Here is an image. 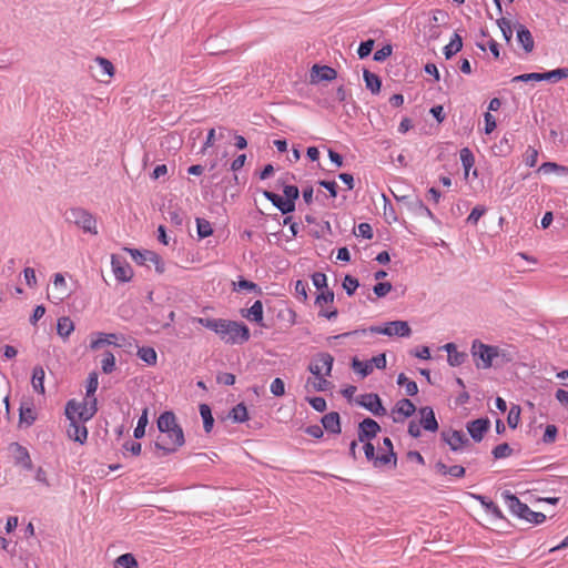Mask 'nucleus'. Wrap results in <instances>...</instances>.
<instances>
[{"mask_svg": "<svg viewBox=\"0 0 568 568\" xmlns=\"http://www.w3.org/2000/svg\"><path fill=\"white\" fill-rule=\"evenodd\" d=\"M160 435L154 442V447L160 456H168L176 453L185 443L182 427L178 424L174 413H162L156 422Z\"/></svg>", "mask_w": 568, "mask_h": 568, "instance_id": "f257e3e1", "label": "nucleus"}, {"mask_svg": "<svg viewBox=\"0 0 568 568\" xmlns=\"http://www.w3.org/2000/svg\"><path fill=\"white\" fill-rule=\"evenodd\" d=\"M192 322L213 331L226 344H243L251 336L250 329L245 324L230 320L193 317Z\"/></svg>", "mask_w": 568, "mask_h": 568, "instance_id": "f03ea898", "label": "nucleus"}, {"mask_svg": "<svg viewBox=\"0 0 568 568\" xmlns=\"http://www.w3.org/2000/svg\"><path fill=\"white\" fill-rule=\"evenodd\" d=\"M471 355L477 368L487 369L493 366V362L498 357H506L504 349L498 346H491L484 344L483 342L475 339L471 344Z\"/></svg>", "mask_w": 568, "mask_h": 568, "instance_id": "7ed1b4c3", "label": "nucleus"}, {"mask_svg": "<svg viewBox=\"0 0 568 568\" xmlns=\"http://www.w3.org/2000/svg\"><path fill=\"white\" fill-rule=\"evenodd\" d=\"M65 222L75 225L83 233L98 234L97 219L88 210L80 206H72L64 212Z\"/></svg>", "mask_w": 568, "mask_h": 568, "instance_id": "20e7f679", "label": "nucleus"}, {"mask_svg": "<svg viewBox=\"0 0 568 568\" xmlns=\"http://www.w3.org/2000/svg\"><path fill=\"white\" fill-rule=\"evenodd\" d=\"M97 412V398H83L82 402L71 399L65 406V416L69 422L73 420H89Z\"/></svg>", "mask_w": 568, "mask_h": 568, "instance_id": "39448f33", "label": "nucleus"}, {"mask_svg": "<svg viewBox=\"0 0 568 568\" xmlns=\"http://www.w3.org/2000/svg\"><path fill=\"white\" fill-rule=\"evenodd\" d=\"M371 333L383 334L387 336H399V337H408L412 334L410 326L406 321H393L387 322L383 326H372L369 327Z\"/></svg>", "mask_w": 568, "mask_h": 568, "instance_id": "423d86ee", "label": "nucleus"}, {"mask_svg": "<svg viewBox=\"0 0 568 568\" xmlns=\"http://www.w3.org/2000/svg\"><path fill=\"white\" fill-rule=\"evenodd\" d=\"M132 260L138 264L144 265L148 268L152 266L158 273L164 271V263L156 251H129Z\"/></svg>", "mask_w": 568, "mask_h": 568, "instance_id": "0eeeda50", "label": "nucleus"}, {"mask_svg": "<svg viewBox=\"0 0 568 568\" xmlns=\"http://www.w3.org/2000/svg\"><path fill=\"white\" fill-rule=\"evenodd\" d=\"M334 357L328 353L317 354L310 363L308 369L312 375L331 376Z\"/></svg>", "mask_w": 568, "mask_h": 568, "instance_id": "6e6552de", "label": "nucleus"}, {"mask_svg": "<svg viewBox=\"0 0 568 568\" xmlns=\"http://www.w3.org/2000/svg\"><path fill=\"white\" fill-rule=\"evenodd\" d=\"M357 403L368 409L375 416L386 415V409L382 404V400L377 394H364L361 395Z\"/></svg>", "mask_w": 568, "mask_h": 568, "instance_id": "1a4fd4ad", "label": "nucleus"}, {"mask_svg": "<svg viewBox=\"0 0 568 568\" xmlns=\"http://www.w3.org/2000/svg\"><path fill=\"white\" fill-rule=\"evenodd\" d=\"M416 410L412 400L403 398L398 400L392 410L393 420L395 423H403L406 418L412 416Z\"/></svg>", "mask_w": 568, "mask_h": 568, "instance_id": "9d476101", "label": "nucleus"}, {"mask_svg": "<svg viewBox=\"0 0 568 568\" xmlns=\"http://www.w3.org/2000/svg\"><path fill=\"white\" fill-rule=\"evenodd\" d=\"M71 290L69 288L64 276L61 273H57L53 280L52 294L49 297H52L55 303H60L70 296Z\"/></svg>", "mask_w": 568, "mask_h": 568, "instance_id": "9b49d317", "label": "nucleus"}, {"mask_svg": "<svg viewBox=\"0 0 568 568\" xmlns=\"http://www.w3.org/2000/svg\"><path fill=\"white\" fill-rule=\"evenodd\" d=\"M112 272L119 282H129L133 277V270L129 263L121 261L118 256H112Z\"/></svg>", "mask_w": 568, "mask_h": 568, "instance_id": "f8f14e48", "label": "nucleus"}, {"mask_svg": "<svg viewBox=\"0 0 568 568\" xmlns=\"http://www.w3.org/2000/svg\"><path fill=\"white\" fill-rule=\"evenodd\" d=\"M503 498H504L506 506L508 507V509L510 510V513L513 515H515L521 519L525 518V516L529 509V507L526 504L521 503L514 494H511L509 491H504Z\"/></svg>", "mask_w": 568, "mask_h": 568, "instance_id": "ddd939ff", "label": "nucleus"}, {"mask_svg": "<svg viewBox=\"0 0 568 568\" xmlns=\"http://www.w3.org/2000/svg\"><path fill=\"white\" fill-rule=\"evenodd\" d=\"M381 430L379 425L372 418H365L358 427V440L364 443L372 439Z\"/></svg>", "mask_w": 568, "mask_h": 568, "instance_id": "4468645a", "label": "nucleus"}, {"mask_svg": "<svg viewBox=\"0 0 568 568\" xmlns=\"http://www.w3.org/2000/svg\"><path fill=\"white\" fill-rule=\"evenodd\" d=\"M337 72L328 65H313L311 70V82L332 81L336 79Z\"/></svg>", "mask_w": 568, "mask_h": 568, "instance_id": "2eb2a0df", "label": "nucleus"}, {"mask_svg": "<svg viewBox=\"0 0 568 568\" xmlns=\"http://www.w3.org/2000/svg\"><path fill=\"white\" fill-rule=\"evenodd\" d=\"M384 447L381 448L382 453L375 458V467H383L389 464L392 460L396 463V456L393 452V444L388 437L383 440Z\"/></svg>", "mask_w": 568, "mask_h": 568, "instance_id": "dca6fc26", "label": "nucleus"}, {"mask_svg": "<svg viewBox=\"0 0 568 568\" xmlns=\"http://www.w3.org/2000/svg\"><path fill=\"white\" fill-rule=\"evenodd\" d=\"M490 425L489 419L487 418H478L475 419L467 425V430L473 437L475 442H480L485 435V433L488 430Z\"/></svg>", "mask_w": 568, "mask_h": 568, "instance_id": "f3484780", "label": "nucleus"}, {"mask_svg": "<svg viewBox=\"0 0 568 568\" xmlns=\"http://www.w3.org/2000/svg\"><path fill=\"white\" fill-rule=\"evenodd\" d=\"M85 420H73L70 422L67 434L70 439L83 444L88 437L87 427L83 425Z\"/></svg>", "mask_w": 568, "mask_h": 568, "instance_id": "a211bd4d", "label": "nucleus"}, {"mask_svg": "<svg viewBox=\"0 0 568 568\" xmlns=\"http://www.w3.org/2000/svg\"><path fill=\"white\" fill-rule=\"evenodd\" d=\"M434 470L439 476H450L453 478H463L465 476V468L459 465L447 466L445 463L438 460L434 465Z\"/></svg>", "mask_w": 568, "mask_h": 568, "instance_id": "6ab92c4d", "label": "nucleus"}, {"mask_svg": "<svg viewBox=\"0 0 568 568\" xmlns=\"http://www.w3.org/2000/svg\"><path fill=\"white\" fill-rule=\"evenodd\" d=\"M442 437L453 450H458L468 443L466 435L459 430L443 432Z\"/></svg>", "mask_w": 568, "mask_h": 568, "instance_id": "aec40b11", "label": "nucleus"}, {"mask_svg": "<svg viewBox=\"0 0 568 568\" xmlns=\"http://www.w3.org/2000/svg\"><path fill=\"white\" fill-rule=\"evenodd\" d=\"M420 414V425L425 430L436 432L438 429V423L435 417L434 410L432 407H422L419 409Z\"/></svg>", "mask_w": 568, "mask_h": 568, "instance_id": "412c9836", "label": "nucleus"}, {"mask_svg": "<svg viewBox=\"0 0 568 568\" xmlns=\"http://www.w3.org/2000/svg\"><path fill=\"white\" fill-rule=\"evenodd\" d=\"M332 387V383L323 375H313L307 378L305 388L308 392H325Z\"/></svg>", "mask_w": 568, "mask_h": 568, "instance_id": "4be33fe9", "label": "nucleus"}, {"mask_svg": "<svg viewBox=\"0 0 568 568\" xmlns=\"http://www.w3.org/2000/svg\"><path fill=\"white\" fill-rule=\"evenodd\" d=\"M516 29L518 42L523 45L526 53H530L535 47L531 32L523 24H518Z\"/></svg>", "mask_w": 568, "mask_h": 568, "instance_id": "5701e85b", "label": "nucleus"}, {"mask_svg": "<svg viewBox=\"0 0 568 568\" xmlns=\"http://www.w3.org/2000/svg\"><path fill=\"white\" fill-rule=\"evenodd\" d=\"M37 419V414L32 403L23 402L19 408V422L26 426H31Z\"/></svg>", "mask_w": 568, "mask_h": 568, "instance_id": "b1692460", "label": "nucleus"}, {"mask_svg": "<svg viewBox=\"0 0 568 568\" xmlns=\"http://www.w3.org/2000/svg\"><path fill=\"white\" fill-rule=\"evenodd\" d=\"M264 195L284 214L292 212L295 207V203L287 201L283 195L268 191Z\"/></svg>", "mask_w": 568, "mask_h": 568, "instance_id": "393cba45", "label": "nucleus"}, {"mask_svg": "<svg viewBox=\"0 0 568 568\" xmlns=\"http://www.w3.org/2000/svg\"><path fill=\"white\" fill-rule=\"evenodd\" d=\"M11 448L14 453V458H16L17 464H20L21 466H23L27 469H31L32 462H31V457H30L27 448L19 445L18 443H13L11 445Z\"/></svg>", "mask_w": 568, "mask_h": 568, "instance_id": "a878e982", "label": "nucleus"}, {"mask_svg": "<svg viewBox=\"0 0 568 568\" xmlns=\"http://www.w3.org/2000/svg\"><path fill=\"white\" fill-rule=\"evenodd\" d=\"M323 427L333 434H339L341 433V422H339V415L336 412H331L323 416L322 418Z\"/></svg>", "mask_w": 568, "mask_h": 568, "instance_id": "bb28decb", "label": "nucleus"}, {"mask_svg": "<svg viewBox=\"0 0 568 568\" xmlns=\"http://www.w3.org/2000/svg\"><path fill=\"white\" fill-rule=\"evenodd\" d=\"M511 261H513L514 265L516 267H518L520 271H527V270H529L528 265L537 263V260L532 255H530L524 251H518L511 257Z\"/></svg>", "mask_w": 568, "mask_h": 568, "instance_id": "cd10ccee", "label": "nucleus"}, {"mask_svg": "<svg viewBox=\"0 0 568 568\" xmlns=\"http://www.w3.org/2000/svg\"><path fill=\"white\" fill-rule=\"evenodd\" d=\"M44 377L45 373L42 366H36L32 372L31 384L34 392L43 395L45 393L44 388Z\"/></svg>", "mask_w": 568, "mask_h": 568, "instance_id": "c85d7f7f", "label": "nucleus"}, {"mask_svg": "<svg viewBox=\"0 0 568 568\" xmlns=\"http://www.w3.org/2000/svg\"><path fill=\"white\" fill-rule=\"evenodd\" d=\"M73 331H74V323L72 322V320L69 316H62L58 320L57 333L61 338H63V339L69 338V336L72 334Z\"/></svg>", "mask_w": 568, "mask_h": 568, "instance_id": "c756f323", "label": "nucleus"}, {"mask_svg": "<svg viewBox=\"0 0 568 568\" xmlns=\"http://www.w3.org/2000/svg\"><path fill=\"white\" fill-rule=\"evenodd\" d=\"M444 348L448 353V363L452 366H459L464 363L466 354L458 352L455 344L448 343L444 346Z\"/></svg>", "mask_w": 568, "mask_h": 568, "instance_id": "7c9ffc66", "label": "nucleus"}, {"mask_svg": "<svg viewBox=\"0 0 568 568\" xmlns=\"http://www.w3.org/2000/svg\"><path fill=\"white\" fill-rule=\"evenodd\" d=\"M136 355L149 366H155L158 363V354L153 347H139Z\"/></svg>", "mask_w": 568, "mask_h": 568, "instance_id": "2f4dec72", "label": "nucleus"}, {"mask_svg": "<svg viewBox=\"0 0 568 568\" xmlns=\"http://www.w3.org/2000/svg\"><path fill=\"white\" fill-rule=\"evenodd\" d=\"M363 77L366 88L371 90L373 94L379 93L382 87V81L379 77L368 70H364Z\"/></svg>", "mask_w": 568, "mask_h": 568, "instance_id": "473e14b6", "label": "nucleus"}, {"mask_svg": "<svg viewBox=\"0 0 568 568\" xmlns=\"http://www.w3.org/2000/svg\"><path fill=\"white\" fill-rule=\"evenodd\" d=\"M113 568H139V562L132 554L128 552L113 561Z\"/></svg>", "mask_w": 568, "mask_h": 568, "instance_id": "72a5a7b5", "label": "nucleus"}, {"mask_svg": "<svg viewBox=\"0 0 568 568\" xmlns=\"http://www.w3.org/2000/svg\"><path fill=\"white\" fill-rule=\"evenodd\" d=\"M463 48V41L459 34L455 33L449 43L444 48V54L447 59L459 52Z\"/></svg>", "mask_w": 568, "mask_h": 568, "instance_id": "f704fd0d", "label": "nucleus"}, {"mask_svg": "<svg viewBox=\"0 0 568 568\" xmlns=\"http://www.w3.org/2000/svg\"><path fill=\"white\" fill-rule=\"evenodd\" d=\"M244 316L256 323H261L263 320V304L261 301H255L254 304L247 310Z\"/></svg>", "mask_w": 568, "mask_h": 568, "instance_id": "c9c22d12", "label": "nucleus"}, {"mask_svg": "<svg viewBox=\"0 0 568 568\" xmlns=\"http://www.w3.org/2000/svg\"><path fill=\"white\" fill-rule=\"evenodd\" d=\"M109 345H114L115 347H123L131 351L134 347V339L129 337L119 336L116 334H109Z\"/></svg>", "mask_w": 568, "mask_h": 568, "instance_id": "e433bc0d", "label": "nucleus"}, {"mask_svg": "<svg viewBox=\"0 0 568 568\" xmlns=\"http://www.w3.org/2000/svg\"><path fill=\"white\" fill-rule=\"evenodd\" d=\"M397 384L405 387V392L408 396H414L418 393L417 384L414 381H410L404 373L398 375Z\"/></svg>", "mask_w": 568, "mask_h": 568, "instance_id": "4c0bfd02", "label": "nucleus"}, {"mask_svg": "<svg viewBox=\"0 0 568 568\" xmlns=\"http://www.w3.org/2000/svg\"><path fill=\"white\" fill-rule=\"evenodd\" d=\"M541 81L548 80V81H560L562 79L568 78V68H558L548 72L540 73Z\"/></svg>", "mask_w": 568, "mask_h": 568, "instance_id": "58836bf2", "label": "nucleus"}, {"mask_svg": "<svg viewBox=\"0 0 568 568\" xmlns=\"http://www.w3.org/2000/svg\"><path fill=\"white\" fill-rule=\"evenodd\" d=\"M460 161L465 171V178H467L469 175L470 169L475 164L474 154L468 148H464L460 150Z\"/></svg>", "mask_w": 568, "mask_h": 568, "instance_id": "ea45409f", "label": "nucleus"}, {"mask_svg": "<svg viewBox=\"0 0 568 568\" xmlns=\"http://www.w3.org/2000/svg\"><path fill=\"white\" fill-rule=\"evenodd\" d=\"M200 415L203 419L204 430L206 433H210L212 430L213 424H214V418L212 416L210 406L206 404H201L200 405Z\"/></svg>", "mask_w": 568, "mask_h": 568, "instance_id": "a19ab883", "label": "nucleus"}, {"mask_svg": "<svg viewBox=\"0 0 568 568\" xmlns=\"http://www.w3.org/2000/svg\"><path fill=\"white\" fill-rule=\"evenodd\" d=\"M230 418L235 423H243L248 419L247 408L244 404H237L230 412Z\"/></svg>", "mask_w": 568, "mask_h": 568, "instance_id": "79ce46f5", "label": "nucleus"}, {"mask_svg": "<svg viewBox=\"0 0 568 568\" xmlns=\"http://www.w3.org/2000/svg\"><path fill=\"white\" fill-rule=\"evenodd\" d=\"M539 171L549 174V173H558L562 175H568V166L559 165L555 162H545L539 166Z\"/></svg>", "mask_w": 568, "mask_h": 568, "instance_id": "37998d69", "label": "nucleus"}, {"mask_svg": "<svg viewBox=\"0 0 568 568\" xmlns=\"http://www.w3.org/2000/svg\"><path fill=\"white\" fill-rule=\"evenodd\" d=\"M475 498L483 505L487 513L493 515L495 518H503L500 508L491 500H487L484 496H475Z\"/></svg>", "mask_w": 568, "mask_h": 568, "instance_id": "c03bdc74", "label": "nucleus"}, {"mask_svg": "<svg viewBox=\"0 0 568 568\" xmlns=\"http://www.w3.org/2000/svg\"><path fill=\"white\" fill-rule=\"evenodd\" d=\"M353 369L361 374L363 377L369 375L374 369L368 361H359L358 358H353L352 362Z\"/></svg>", "mask_w": 568, "mask_h": 568, "instance_id": "a18cd8bd", "label": "nucleus"}, {"mask_svg": "<svg viewBox=\"0 0 568 568\" xmlns=\"http://www.w3.org/2000/svg\"><path fill=\"white\" fill-rule=\"evenodd\" d=\"M106 344V334L99 332L90 335L89 348L91 351H98Z\"/></svg>", "mask_w": 568, "mask_h": 568, "instance_id": "49530a36", "label": "nucleus"}, {"mask_svg": "<svg viewBox=\"0 0 568 568\" xmlns=\"http://www.w3.org/2000/svg\"><path fill=\"white\" fill-rule=\"evenodd\" d=\"M99 382H98V374L95 372L90 373L87 382V394L85 398L92 399L94 397V393L98 388Z\"/></svg>", "mask_w": 568, "mask_h": 568, "instance_id": "de8ad7c7", "label": "nucleus"}, {"mask_svg": "<svg viewBox=\"0 0 568 568\" xmlns=\"http://www.w3.org/2000/svg\"><path fill=\"white\" fill-rule=\"evenodd\" d=\"M148 422V409L145 408L138 420L136 427L134 428L133 436L135 438H142L145 435Z\"/></svg>", "mask_w": 568, "mask_h": 568, "instance_id": "09e8293b", "label": "nucleus"}, {"mask_svg": "<svg viewBox=\"0 0 568 568\" xmlns=\"http://www.w3.org/2000/svg\"><path fill=\"white\" fill-rule=\"evenodd\" d=\"M94 62L98 64L99 70H95L94 65H90V72L92 77L99 79V77L106 75V59L102 57H97Z\"/></svg>", "mask_w": 568, "mask_h": 568, "instance_id": "8fccbe9b", "label": "nucleus"}, {"mask_svg": "<svg viewBox=\"0 0 568 568\" xmlns=\"http://www.w3.org/2000/svg\"><path fill=\"white\" fill-rule=\"evenodd\" d=\"M197 234L200 237H207L213 233L211 223L204 219H196Z\"/></svg>", "mask_w": 568, "mask_h": 568, "instance_id": "3c124183", "label": "nucleus"}, {"mask_svg": "<svg viewBox=\"0 0 568 568\" xmlns=\"http://www.w3.org/2000/svg\"><path fill=\"white\" fill-rule=\"evenodd\" d=\"M520 420V408L517 405L511 406L507 416V423L510 428H516Z\"/></svg>", "mask_w": 568, "mask_h": 568, "instance_id": "603ef678", "label": "nucleus"}, {"mask_svg": "<svg viewBox=\"0 0 568 568\" xmlns=\"http://www.w3.org/2000/svg\"><path fill=\"white\" fill-rule=\"evenodd\" d=\"M537 160H538V151L532 146H528V149L524 153L525 164L532 168L537 164Z\"/></svg>", "mask_w": 568, "mask_h": 568, "instance_id": "864d4df0", "label": "nucleus"}, {"mask_svg": "<svg viewBox=\"0 0 568 568\" xmlns=\"http://www.w3.org/2000/svg\"><path fill=\"white\" fill-rule=\"evenodd\" d=\"M498 26L503 32L505 40L509 42L513 37V28L510 21L505 18H501L500 20H498Z\"/></svg>", "mask_w": 568, "mask_h": 568, "instance_id": "5fc2aeb1", "label": "nucleus"}, {"mask_svg": "<svg viewBox=\"0 0 568 568\" xmlns=\"http://www.w3.org/2000/svg\"><path fill=\"white\" fill-rule=\"evenodd\" d=\"M270 390L274 396H283L285 394V384L282 378L276 377L270 386Z\"/></svg>", "mask_w": 568, "mask_h": 568, "instance_id": "6e6d98bb", "label": "nucleus"}, {"mask_svg": "<svg viewBox=\"0 0 568 568\" xmlns=\"http://www.w3.org/2000/svg\"><path fill=\"white\" fill-rule=\"evenodd\" d=\"M513 449L510 446L506 443L497 445L494 450V457L495 458H506L511 455Z\"/></svg>", "mask_w": 568, "mask_h": 568, "instance_id": "4d7b16f0", "label": "nucleus"}, {"mask_svg": "<svg viewBox=\"0 0 568 568\" xmlns=\"http://www.w3.org/2000/svg\"><path fill=\"white\" fill-rule=\"evenodd\" d=\"M530 81H541L540 73L532 72V73H525L520 75H516L513 78L511 82H530Z\"/></svg>", "mask_w": 568, "mask_h": 568, "instance_id": "13d9d810", "label": "nucleus"}, {"mask_svg": "<svg viewBox=\"0 0 568 568\" xmlns=\"http://www.w3.org/2000/svg\"><path fill=\"white\" fill-rule=\"evenodd\" d=\"M334 301V293L329 290L322 291V293L316 297V304L323 307L325 304H331Z\"/></svg>", "mask_w": 568, "mask_h": 568, "instance_id": "bf43d9fd", "label": "nucleus"}, {"mask_svg": "<svg viewBox=\"0 0 568 568\" xmlns=\"http://www.w3.org/2000/svg\"><path fill=\"white\" fill-rule=\"evenodd\" d=\"M142 446L138 442L129 440L123 444V450L130 453L132 456H139L141 454Z\"/></svg>", "mask_w": 568, "mask_h": 568, "instance_id": "052dcab7", "label": "nucleus"}, {"mask_svg": "<svg viewBox=\"0 0 568 568\" xmlns=\"http://www.w3.org/2000/svg\"><path fill=\"white\" fill-rule=\"evenodd\" d=\"M343 287L348 295H352L358 287V281L351 275H346L343 282Z\"/></svg>", "mask_w": 568, "mask_h": 568, "instance_id": "680f3d73", "label": "nucleus"}, {"mask_svg": "<svg viewBox=\"0 0 568 568\" xmlns=\"http://www.w3.org/2000/svg\"><path fill=\"white\" fill-rule=\"evenodd\" d=\"M373 48H374V40L369 39L365 42H362L357 50L358 57L361 59L366 58L367 55L371 54Z\"/></svg>", "mask_w": 568, "mask_h": 568, "instance_id": "e2e57ef3", "label": "nucleus"}, {"mask_svg": "<svg viewBox=\"0 0 568 568\" xmlns=\"http://www.w3.org/2000/svg\"><path fill=\"white\" fill-rule=\"evenodd\" d=\"M524 519L529 523L541 524L545 521L546 516L542 513H537L529 508Z\"/></svg>", "mask_w": 568, "mask_h": 568, "instance_id": "0e129e2a", "label": "nucleus"}, {"mask_svg": "<svg viewBox=\"0 0 568 568\" xmlns=\"http://www.w3.org/2000/svg\"><path fill=\"white\" fill-rule=\"evenodd\" d=\"M558 429L555 425H547L542 437L544 443L550 444L556 440Z\"/></svg>", "mask_w": 568, "mask_h": 568, "instance_id": "69168bd1", "label": "nucleus"}, {"mask_svg": "<svg viewBox=\"0 0 568 568\" xmlns=\"http://www.w3.org/2000/svg\"><path fill=\"white\" fill-rule=\"evenodd\" d=\"M357 236H362L364 239H372L373 237V229L368 223H361L357 226V231L355 232Z\"/></svg>", "mask_w": 568, "mask_h": 568, "instance_id": "338daca9", "label": "nucleus"}, {"mask_svg": "<svg viewBox=\"0 0 568 568\" xmlns=\"http://www.w3.org/2000/svg\"><path fill=\"white\" fill-rule=\"evenodd\" d=\"M374 293L378 296V297H383L385 295H387L390 290H392V284L388 283V282H384V283H377L375 286H374Z\"/></svg>", "mask_w": 568, "mask_h": 568, "instance_id": "774afa93", "label": "nucleus"}]
</instances>
